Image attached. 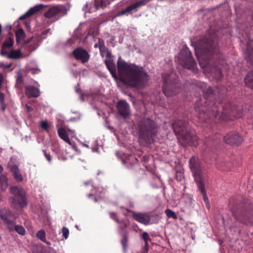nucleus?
I'll list each match as a JSON object with an SVG mask.
<instances>
[{
	"mask_svg": "<svg viewBox=\"0 0 253 253\" xmlns=\"http://www.w3.org/2000/svg\"><path fill=\"white\" fill-rule=\"evenodd\" d=\"M242 222L246 224H253V221H252V219L249 218V217H245L244 218Z\"/></svg>",
	"mask_w": 253,
	"mask_h": 253,
	"instance_id": "37",
	"label": "nucleus"
},
{
	"mask_svg": "<svg viewBox=\"0 0 253 253\" xmlns=\"http://www.w3.org/2000/svg\"><path fill=\"white\" fill-rule=\"evenodd\" d=\"M68 131L71 132V133H74V131L72 130H71L70 129H68Z\"/></svg>",
	"mask_w": 253,
	"mask_h": 253,
	"instance_id": "51",
	"label": "nucleus"
},
{
	"mask_svg": "<svg viewBox=\"0 0 253 253\" xmlns=\"http://www.w3.org/2000/svg\"><path fill=\"white\" fill-rule=\"evenodd\" d=\"M195 54L200 61L201 56H204L205 54L210 53L212 54L217 51L216 44L213 41L212 37H204L196 42H192Z\"/></svg>",
	"mask_w": 253,
	"mask_h": 253,
	"instance_id": "2",
	"label": "nucleus"
},
{
	"mask_svg": "<svg viewBox=\"0 0 253 253\" xmlns=\"http://www.w3.org/2000/svg\"><path fill=\"white\" fill-rule=\"evenodd\" d=\"M180 62L182 66L190 70H194L196 63L191 56V52L186 46H183L179 55Z\"/></svg>",
	"mask_w": 253,
	"mask_h": 253,
	"instance_id": "8",
	"label": "nucleus"
},
{
	"mask_svg": "<svg viewBox=\"0 0 253 253\" xmlns=\"http://www.w3.org/2000/svg\"><path fill=\"white\" fill-rule=\"evenodd\" d=\"M119 113L124 117H126L130 113L129 106L125 101H120L117 105Z\"/></svg>",
	"mask_w": 253,
	"mask_h": 253,
	"instance_id": "16",
	"label": "nucleus"
},
{
	"mask_svg": "<svg viewBox=\"0 0 253 253\" xmlns=\"http://www.w3.org/2000/svg\"><path fill=\"white\" fill-rule=\"evenodd\" d=\"M1 107L3 110L5 109V105L4 104V102L2 104H1Z\"/></svg>",
	"mask_w": 253,
	"mask_h": 253,
	"instance_id": "48",
	"label": "nucleus"
},
{
	"mask_svg": "<svg viewBox=\"0 0 253 253\" xmlns=\"http://www.w3.org/2000/svg\"><path fill=\"white\" fill-rule=\"evenodd\" d=\"M247 54L248 55V60L253 59V41H249L247 45Z\"/></svg>",
	"mask_w": 253,
	"mask_h": 253,
	"instance_id": "25",
	"label": "nucleus"
},
{
	"mask_svg": "<svg viewBox=\"0 0 253 253\" xmlns=\"http://www.w3.org/2000/svg\"><path fill=\"white\" fill-rule=\"evenodd\" d=\"M91 3L89 2H87L85 5V6L83 7V9L84 11V13H86L87 11L90 13L91 11Z\"/></svg>",
	"mask_w": 253,
	"mask_h": 253,
	"instance_id": "34",
	"label": "nucleus"
},
{
	"mask_svg": "<svg viewBox=\"0 0 253 253\" xmlns=\"http://www.w3.org/2000/svg\"><path fill=\"white\" fill-rule=\"evenodd\" d=\"M62 232L63 234V236L64 237V239H67L69 236V229L65 227H63L62 229Z\"/></svg>",
	"mask_w": 253,
	"mask_h": 253,
	"instance_id": "35",
	"label": "nucleus"
},
{
	"mask_svg": "<svg viewBox=\"0 0 253 253\" xmlns=\"http://www.w3.org/2000/svg\"><path fill=\"white\" fill-rule=\"evenodd\" d=\"M0 34H1V26L0 24Z\"/></svg>",
	"mask_w": 253,
	"mask_h": 253,
	"instance_id": "54",
	"label": "nucleus"
},
{
	"mask_svg": "<svg viewBox=\"0 0 253 253\" xmlns=\"http://www.w3.org/2000/svg\"><path fill=\"white\" fill-rule=\"evenodd\" d=\"M122 162H123L124 164H125V160H122Z\"/></svg>",
	"mask_w": 253,
	"mask_h": 253,
	"instance_id": "57",
	"label": "nucleus"
},
{
	"mask_svg": "<svg viewBox=\"0 0 253 253\" xmlns=\"http://www.w3.org/2000/svg\"><path fill=\"white\" fill-rule=\"evenodd\" d=\"M40 69H33L31 70V72L33 74H35L39 73Z\"/></svg>",
	"mask_w": 253,
	"mask_h": 253,
	"instance_id": "44",
	"label": "nucleus"
},
{
	"mask_svg": "<svg viewBox=\"0 0 253 253\" xmlns=\"http://www.w3.org/2000/svg\"><path fill=\"white\" fill-rule=\"evenodd\" d=\"M26 94L29 97H37L40 96L39 89L34 86H28L26 88Z\"/></svg>",
	"mask_w": 253,
	"mask_h": 253,
	"instance_id": "20",
	"label": "nucleus"
},
{
	"mask_svg": "<svg viewBox=\"0 0 253 253\" xmlns=\"http://www.w3.org/2000/svg\"><path fill=\"white\" fill-rule=\"evenodd\" d=\"M26 107L27 110L28 112H30V111H32L33 108L31 106L26 105Z\"/></svg>",
	"mask_w": 253,
	"mask_h": 253,
	"instance_id": "45",
	"label": "nucleus"
},
{
	"mask_svg": "<svg viewBox=\"0 0 253 253\" xmlns=\"http://www.w3.org/2000/svg\"><path fill=\"white\" fill-rule=\"evenodd\" d=\"M84 184H85V185H87V183L86 182H85V183H84Z\"/></svg>",
	"mask_w": 253,
	"mask_h": 253,
	"instance_id": "59",
	"label": "nucleus"
},
{
	"mask_svg": "<svg viewBox=\"0 0 253 253\" xmlns=\"http://www.w3.org/2000/svg\"><path fill=\"white\" fill-rule=\"evenodd\" d=\"M20 56V52L19 50H11L7 54V58L10 59H17Z\"/></svg>",
	"mask_w": 253,
	"mask_h": 253,
	"instance_id": "27",
	"label": "nucleus"
},
{
	"mask_svg": "<svg viewBox=\"0 0 253 253\" xmlns=\"http://www.w3.org/2000/svg\"><path fill=\"white\" fill-rule=\"evenodd\" d=\"M92 196V194H88V197L89 198L90 196Z\"/></svg>",
	"mask_w": 253,
	"mask_h": 253,
	"instance_id": "55",
	"label": "nucleus"
},
{
	"mask_svg": "<svg viewBox=\"0 0 253 253\" xmlns=\"http://www.w3.org/2000/svg\"><path fill=\"white\" fill-rule=\"evenodd\" d=\"M189 166L198 188L203 195L205 202L208 204V198L206 195L205 190V172L203 168L200 163L194 157L191 158L189 160Z\"/></svg>",
	"mask_w": 253,
	"mask_h": 253,
	"instance_id": "3",
	"label": "nucleus"
},
{
	"mask_svg": "<svg viewBox=\"0 0 253 253\" xmlns=\"http://www.w3.org/2000/svg\"><path fill=\"white\" fill-rule=\"evenodd\" d=\"M44 242L45 243L48 245H50V243L49 242L47 241L46 240V242Z\"/></svg>",
	"mask_w": 253,
	"mask_h": 253,
	"instance_id": "52",
	"label": "nucleus"
},
{
	"mask_svg": "<svg viewBox=\"0 0 253 253\" xmlns=\"http://www.w3.org/2000/svg\"><path fill=\"white\" fill-rule=\"evenodd\" d=\"M126 243H127V238L126 236L124 235L123 237V239L122 240V244L124 249H125L126 247Z\"/></svg>",
	"mask_w": 253,
	"mask_h": 253,
	"instance_id": "39",
	"label": "nucleus"
},
{
	"mask_svg": "<svg viewBox=\"0 0 253 253\" xmlns=\"http://www.w3.org/2000/svg\"><path fill=\"white\" fill-rule=\"evenodd\" d=\"M0 101L1 104H2L4 101V94L1 92H0Z\"/></svg>",
	"mask_w": 253,
	"mask_h": 253,
	"instance_id": "43",
	"label": "nucleus"
},
{
	"mask_svg": "<svg viewBox=\"0 0 253 253\" xmlns=\"http://www.w3.org/2000/svg\"><path fill=\"white\" fill-rule=\"evenodd\" d=\"M165 213L166 214L167 216L169 218H173V219H176L177 217L175 212L170 209H166L165 211Z\"/></svg>",
	"mask_w": 253,
	"mask_h": 253,
	"instance_id": "31",
	"label": "nucleus"
},
{
	"mask_svg": "<svg viewBox=\"0 0 253 253\" xmlns=\"http://www.w3.org/2000/svg\"><path fill=\"white\" fill-rule=\"evenodd\" d=\"M65 14L64 7L62 5L53 6L49 9L45 13L46 18H50L55 16H62Z\"/></svg>",
	"mask_w": 253,
	"mask_h": 253,
	"instance_id": "13",
	"label": "nucleus"
},
{
	"mask_svg": "<svg viewBox=\"0 0 253 253\" xmlns=\"http://www.w3.org/2000/svg\"><path fill=\"white\" fill-rule=\"evenodd\" d=\"M173 129L176 134H179L181 139L189 145H196L198 137L188 132V125L186 122L177 120L172 124Z\"/></svg>",
	"mask_w": 253,
	"mask_h": 253,
	"instance_id": "4",
	"label": "nucleus"
},
{
	"mask_svg": "<svg viewBox=\"0 0 253 253\" xmlns=\"http://www.w3.org/2000/svg\"><path fill=\"white\" fill-rule=\"evenodd\" d=\"M11 64L5 65L3 63H1L0 64V67L5 68H9L11 67Z\"/></svg>",
	"mask_w": 253,
	"mask_h": 253,
	"instance_id": "42",
	"label": "nucleus"
},
{
	"mask_svg": "<svg viewBox=\"0 0 253 253\" xmlns=\"http://www.w3.org/2000/svg\"><path fill=\"white\" fill-rule=\"evenodd\" d=\"M96 195L97 196H99V195H98L97 194H96Z\"/></svg>",
	"mask_w": 253,
	"mask_h": 253,
	"instance_id": "60",
	"label": "nucleus"
},
{
	"mask_svg": "<svg viewBox=\"0 0 253 253\" xmlns=\"http://www.w3.org/2000/svg\"><path fill=\"white\" fill-rule=\"evenodd\" d=\"M9 190L10 194L14 196L9 198V201L13 206L24 207L26 206L25 193L23 190L16 186H10Z\"/></svg>",
	"mask_w": 253,
	"mask_h": 253,
	"instance_id": "7",
	"label": "nucleus"
},
{
	"mask_svg": "<svg viewBox=\"0 0 253 253\" xmlns=\"http://www.w3.org/2000/svg\"><path fill=\"white\" fill-rule=\"evenodd\" d=\"M58 134L59 136L61 139L65 141L66 142L68 143L69 145H71L72 143L70 140V139L68 136V134L66 131V130L63 128H58L57 130Z\"/></svg>",
	"mask_w": 253,
	"mask_h": 253,
	"instance_id": "23",
	"label": "nucleus"
},
{
	"mask_svg": "<svg viewBox=\"0 0 253 253\" xmlns=\"http://www.w3.org/2000/svg\"><path fill=\"white\" fill-rule=\"evenodd\" d=\"M110 216H111V218H112V219L115 220L117 222L119 223V220L117 218L115 213H113V212L110 213Z\"/></svg>",
	"mask_w": 253,
	"mask_h": 253,
	"instance_id": "41",
	"label": "nucleus"
},
{
	"mask_svg": "<svg viewBox=\"0 0 253 253\" xmlns=\"http://www.w3.org/2000/svg\"><path fill=\"white\" fill-rule=\"evenodd\" d=\"M106 65L112 75L113 77L115 79L117 78V76L116 71L115 65L113 62V60L111 59L108 60L106 59L105 60Z\"/></svg>",
	"mask_w": 253,
	"mask_h": 253,
	"instance_id": "21",
	"label": "nucleus"
},
{
	"mask_svg": "<svg viewBox=\"0 0 253 253\" xmlns=\"http://www.w3.org/2000/svg\"><path fill=\"white\" fill-rule=\"evenodd\" d=\"M2 82H3V76L1 74H0V88L1 87V85Z\"/></svg>",
	"mask_w": 253,
	"mask_h": 253,
	"instance_id": "46",
	"label": "nucleus"
},
{
	"mask_svg": "<svg viewBox=\"0 0 253 253\" xmlns=\"http://www.w3.org/2000/svg\"><path fill=\"white\" fill-rule=\"evenodd\" d=\"M6 47H3V46H2L1 50L0 51V55L2 56H6L7 54H8L9 52H8L6 50Z\"/></svg>",
	"mask_w": 253,
	"mask_h": 253,
	"instance_id": "38",
	"label": "nucleus"
},
{
	"mask_svg": "<svg viewBox=\"0 0 253 253\" xmlns=\"http://www.w3.org/2000/svg\"><path fill=\"white\" fill-rule=\"evenodd\" d=\"M123 222L124 223V226L126 227V221H123Z\"/></svg>",
	"mask_w": 253,
	"mask_h": 253,
	"instance_id": "53",
	"label": "nucleus"
},
{
	"mask_svg": "<svg viewBox=\"0 0 253 253\" xmlns=\"http://www.w3.org/2000/svg\"><path fill=\"white\" fill-rule=\"evenodd\" d=\"M224 141L229 144H240L243 141L242 137L236 132L227 134L224 137Z\"/></svg>",
	"mask_w": 253,
	"mask_h": 253,
	"instance_id": "14",
	"label": "nucleus"
},
{
	"mask_svg": "<svg viewBox=\"0 0 253 253\" xmlns=\"http://www.w3.org/2000/svg\"><path fill=\"white\" fill-rule=\"evenodd\" d=\"M217 71L218 74H219V76H218V79H219L221 77V70H218Z\"/></svg>",
	"mask_w": 253,
	"mask_h": 253,
	"instance_id": "47",
	"label": "nucleus"
},
{
	"mask_svg": "<svg viewBox=\"0 0 253 253\" xmlns=\"http://www.w3.org/2000/svg\"><path fill=\"white\" fill-rule=\"evenodd\" d=\"M142 236L145 242V246H147L148 245V242L151 240L148 234L146 232H144L142 233Z\"/></svg>",
	"mask_w": 253,
	"mask_h": 253,
	"instance_id": "33",
	"label": "nucleus"
},
{
	"mask_svg": "<svg viewBox=\"0 0 253 253\" xmlns=\"http://www.w3.org/2000/svg\"><path fill=\"white\" fill-rule=\"evenodd\" d=\"M212 91V89L211 87L208 86V91L209 92H211Z\"/></svg>",
	"mask_w": 253,
	"mask_h": 253,
	"instance_id": "49",
	"label": "nucleus"
},
{
	"mask_svg": "<svg viewBox=\"0 0 253 253\" xmlns=\"http://www.w3.org/2000/svg\"><path fill=\"white\" fill-rule=\"evenodd\" d=\"M174 76L175 74L173 73H171L168 77L163 76L164 84L163 91L166 96H172L178 92V89L176 88L174 84L176 82L171 81V79Z\"/></svg>",
	"mask_w": 253,
	"mask_h": 253,
	"instance_id": "9",
	"label": "nucleus"
},
{
	"mask_svg": "<svg viewBox=\"0 0 253 253\" xmlns=\"http://www.w3.org/2000/svg\"><path fill=\"white\" fill-rule=\"evenodd\" d=\"M150 0H141L136 1L130 5L126 7V8L122 9L119 11L115 16V17L121 16L127 14L131 11L134 10L137 11V9L139 7L144 6Z\"/></svg>",
	"mask_w": 253,
	"mask_h": 253,
	"instance_id": "11",
	"label": "nucleus"
},
{
	"mask_svg": "<svg viewBox=\"0 0 253 253\" xmlns=\"http://www.w3.org/2000/svg\"><path fill=\"white\" fill-rule=\"evenodd\" d=\"M45 6L43 4L37 5L33 7L30 8L28 11H27L24 14L21 16L19 18V20H23L27 17H30L36 12L39 11L42 9L43 7Z\"/></svg>",
	"mask_w": 253,
	"mask_h": 253,
	"instance_id": "18",
	"label": "nucleus"
},
{
	"mask_svg": "<svg viewBox=\"0 0 253 253\" xmlns=\"http://www.w3.org/2000/svg\"><path fill=\"white\" fill-rule=\"evenodd\" d=\"M7 227L10 231H16L19 234L24 235L25 233L24 228L20 225H16L14 221L8 224Z\"/></svg>",
	"mask_w": 253,
	"mask_h": 253,
	"instance_id": "19",
	"label": "nucleus"
},
{
	"mask_svg": "<svg viewBox=\"0 0 253 253\" xmlns=\"http://www.w3.org/2000/svg\"><path fill=\"white\" fill-rule=\"evenodd\" d=\"M140 137L146 140L149 137H153L157 131V126L154 121L149 118H144L137 125Z\"/></svg>",
	"mask_w": 253,
	"mask_h": 253,
	"instance_id": "5",
	"label": "nucleus"
},
{
	"mask_svg": "<svg viewBox=\"0 0 253 253\" xmlns=\"http://www.w3.org/2000/svg\"><path fill=\"white\" fill-rule=\"evenodd\" d=\"M3 171V168L0 165V173Z\"/></svg>",
	"mask_w": 253,
	"mask_h": 253,
	"instance_id": "50",
	"label": "nucleus"
},
{
	"mask_svg": "<svg viewBox=\"0 0 253 253\" xmlns=\"http://www.w3.org/2000/svg\"><path fill=\"white\" fill-rule=\"evenodd\" d=\"M117 68L121 80L128 85L142 87L148 81V76L142 68L128 64L121 57L117 62Z\"/></svg>",
	"mask_w": 253,
	"mask_h": 253,
	"instance_id": "1",
	"label": "nucleus"
},
{
	"mask_svg": "<svg viewBox=\"0 0 253 253\" xmlns=\"http://www.w3.org/2000/svg\"><path fill=\"white\" fill-rule=\"evenodd\" d=\"M104 46H105L104 41L101 39H98V41L95 44L94 47L99 48L100 49L101 48L103 49Z\"/></svg>",
	"mask_w": 253,
	"mask_h": 253,
	"instance_id": "32",
	"label": "nucleus"
},
{
	"mask_svg": "<svg viewBox=\"0 0 253 253\" xmlns=\"http://www.w3.org/2000/svg\"><path fill=\"white\" fill-rule=\"evenodd\" d=\"M94 201H95V202H96V198H94Z\"/></svg>",
	"mask_w": 253,
	"mask_h": 253,
	"instance_id": "58",
	"label": "nucleus"
},
{
	"mask_svg": "<svg viewBox=\"0 0 253 253\" xmlns=\"http://www.w3.org/2000/svg\"><path fill=\"white\" fill-rule=\"evenodd\" d=\"M133 217L137 221L145 225L148 224L150 220V216L148 214L145 213H134Z\"/></svg>",
	"mask_w": 253,
	"mask_h": 253,
	"instance_id": "17",
	"label": "nucleus"
},
{
	"mask_svg": "<svg viewBox=\"0 0 253 253\" xmlns=\"http://www.w3.org/2000/svg\"><path fill=\"white\" fill-rule=\"evenodd\" d=\"M13 39L10 37L5 41L2 44V46H3V47L9 48L13 46Z\"/></svg>",
	"mask_w": 253,
	"mask_h": 253,
	"instance_id": "28",
	"label": "nucleus"
},
{
	"mask_svg": "<svg viewBox=\"0 0 253 253\" xmlns=\"http://www.w3.org/2000/svg\"><path fill=\"white\" fill-rule=\"evenodd\" d=\"M42 151H43L44 155L45 157L46 158V159H47V160L49 162V163H51V155L49 153H47L45 150H43Z\"/></svg>",
	"mask_w": 253,
	"mask_h": 253,
	"instance_id": "36",
	"label": "nucleus"
},
{
	"mask_svg": "<svg viewBox=\"0 0 253 253\" xmlns=\"http://www.w3.org/2000/svg\"><path fill=\"white\" fill-rule=\"evenodd\" d=\"M84 146L86 147H88V146L87 145H86V144H84Z\"/></svg>",
	"mask_w": 253,
	"mask_h": 253,
	"instance_id": "56",
	"label": "nucleus"
},
{
	"mask_svg": "<svg viewBox=\"0 0 253 253\" xmlns=\"http://www.w3.org/2000/svg\"><path fill=\"white\" fill-rule=\"evenodd\" d=\"M37 237L42 242H46L45 232L43 230L39 231L36 234Z\"/></svg>",
	"mask_w": 253,
	"mask_h": 253,
	"instance_id": "29",
	"label": "nucleus"
},
{
	"mask_svg": "<svg viewBox=\"0 0 253 253\" xmlns=\"http://www.w3.org/2000/svg\"><path fill=\"white\" fill-rule=\"evenodd\" d=\"M8 179L6 174H1L0 175V189L2 191H5L8 186Z\"/></svg>",
	"mask_w": 253,
	"mask_h": 253,
	"instance_id": "24",
	"label": "nucleus"
},
{
	"mask_svg": "<svg viewBox=\"0 0 253 253\" xmlns=\"http://www.w3.org/2000/svg\"><path fill=\"white\" fill-rule=\"evenodd\" d=\"M246 85L250 88H253V71L250 72L245 78Z\"/></svg>",
	"mask_w": 253,
	"mask_h": 253,
	"instance_id": "26",
	"label": "nucleus"
},
{
	"mask_svg": "<svg viewBox=\"0 0 253 253\" xmlns=\"http://www.w3.org/2000/svg\"><path fill=\"white\" fill-rule=\"evenodd\" d=\"M48 126V123L46 121H42L41 124V127L44 129H46Z\"/></svg>",
	"mask_w": 253,
	"mask_h": 253,
	"instance_id": "40",
	"label": "nucleus"
},
{
	"mask_svg": "<svg viewBox=\"0 0 253 253\" xmlns=\"http://www.w3.org/2000/svg\"><path fill=\"white\" fill-rule=\"evenodd\" d=\"M73 53L77 59L81 60L83 63L87 62L89 57V55L87 52L80 47L75 49L73 51Z\"/></svg>",
	"mask_w": 253,
	"mask_h": 253,
	"instance_id": "15",
	"label": "nucleus"
},
{
	"mask_svg": "<svg viewBox=\"0 0 253 253\" xmlns=\"http://www.w3.org/2000/svg\"><path fill=\"white\" fill-rule=\"evenodd\" d=\"M100 52L101 55L102 57H106L108 58H110L111 56V53L108 50V49L106 48V47L104 46L103 49H100Z\"/></svg>",
	"mask_w": 253,
	"mask_h": 253,
	"instance_id": "30",
	"label": "nucleus"
},
{
	"mask_svg": "<svg viewBox=\"0 0 253 253\" xmlns=\"http://www.w3.org/2000/svg\"><path fill=\"white\" fill-rule=\"evenodd\" d=\"M0 218L7 226L9 223L17 218V215L9 209L3 208L0 209Z\"/></svg>",
	"mask_w": 253,
	"mask_h": 253,
	"instance_id": "12",
	"label": "nucleus"
},
{
	"mask_svg": "<svg viewBox=\"0 0 253 253\" xmlns=\"http://www.w3.org/2000/svg\"><path fill=\"white\" fill-rule=\"evenodd\" d=\"M16 42L18 43H23L28 44V48L29 51H33L37 48L42 39L40 36L37 35L32 37L27 41L24 40L25 34L23 29H20L16 32Z\"/></svg>",
	"mask_w": 253,
	"mask_h": 253,
	"instance_id": "6",
	"label": "nucleus"
},
{
	"mask_svg": "<svg viewBox=\"0 0 253 253\" xmlns=\"http://www.w3.org/2000/svg\"><path fill=\"white\" fill-rule=\"evenodd\" d=\"M195 111L199 113V117L200 118H205V114H206L207 116L211 117L212 116H214L215 117H216V110L215 109V107L212 106V108L211 109L208 106V105L205 106H200V103L197 102L195 104Z\"/></svg>",
	"mask_w": 253,
	"mask_h": 253,
	"instance_id": "10",
	"label": "nucleus"
},
{
	"mask_svg": "<svg viewBox=\"0 0 253 253\" xmlns=\"http://www.w3.org/2000/svg\"><path fill=\"white\" fill-rule=\"evenodd\" d=\"M10 169L15 179L17 181L21 182L23 179L18 167L13 165L11 167Z\"/></svg>",
	"mask_w": 253,
	"mask_h": 253,
	"instance_id": "22",
	"label": "nucleus"
}]
</instances>
